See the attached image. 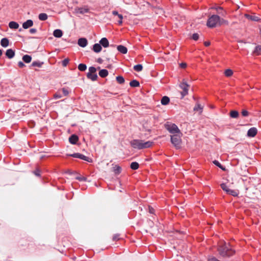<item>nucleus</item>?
<instances>
[{"label": "nucleus", "mask_w": 261, "mask_h": 261, "mask_svg": "<svg viewBox=\"0 0 261 261\" xmlns=\"http://www.w3.org/2000/svg\"><path fill=\"white\" fill-rule=\"evenodd\" d=\"M165 127L172 134L176 135L181 133L177 125L173 123H167L165 124Z\"/></svg>", "instance_id": "obj_5"}, {"label": "nucleus", "mask_w": 261, "mask_h": 261, "mask_svg": "<svg viewBox=\"0 0 261 261\" xmlns=\"http://www.w3.org/2000/svg\"><path fill=\"white\" fill-rule=\"evenodd\" d=\"M100 44L104 47H108L109 45L108 40L106 38H102L99 41Z\"/></svg>", "instance_id": "obj_13"}, {"label": "nucleus", "mask_w": 261, "mask_h": 261, "mask_svg": "<svg viewBox=\"0 0 261 261\" xmlns=\"http://www.w3.org/2000/svg\"><path fill=\"white\" fill-rule=\"evenodd\" d=\"M43 63L40 62H34L32 64V66L34 67H40L42 65Z\"/></svg>", "instance_id": "obj_36"}, {"label": "nucleus", "mask_w": 261, "mask_h": 261, "mask_svg": "<svg viewBox=\"0 0 261 261\" xmlns=\"http://www.w3.org/2000/svg\"><path fill=\"white\" fill-rule=\"evenodd\" d=\"M9 41L7 38H3L1 41V44L2 46L6 47L9 45Z\"/></svg>", "instance_id": "obj_22"}, {"label": "nucleus", "mask_w": 261, "mask_h": 261, "mask_svg": "<svg viewBox=\"0 0 261 261\" xmlns=\"http://www.w3.org/2000/svg\"><path fill=\"white\" fill-rule=\"evenodd\" d=\"M38 17L40 20H45L47 19L48 16L46 13H40Z\"/></svg>", "instance_id": "obj_28"}, {"label": "nucleus", "mask_w": 261, "mask_h": 261, "mask_svg": "<svg viewBox=\"0 0 261 261\" xmlns=\"http://www.w3.org/2000/svg\"><path fill=\"white\" fill-rule=\"evenodd\" d=\"M245 16L246 18H247L248 19L251 20H253V21H258L259 20V19L258 18V17L255 16H252V15H250L248 14H245Z\"/></svg>", "instance_id": "obj_26"}, {"label": "nucleus", "mask_w": 261, "mask_h": 261, "mask_svg": "<svg viewBox=\"0 0 261 261\" xmlns=\"http://www.w3.org/2000/svg\"><path fill=\"white\" fill-rule=\"evenodd\" d=\"M204 45L206 46H208L210 45V42H207V41H206L204 42Z\"/></svg>", "instance_id": "obj_53"}, {"label": "nucleus", "mask_w": 261, "mask_h": 261, "mask_svg": "<svg viewBox=\"0 0 261 261\" xmlns=\"http://www.w3.org/2000/svg\"><path fill=\"white\" fill-rule=\"evenodd\" d=\"M230 116L232 118H237L239 116V113L236 111H231L230 112Z\"/></svg>", "instance_id": "obj_33"}, {"label": "nucleus", "mask_w": 261, "mask_h": 261, "mask_svg": "<svg viewBox=\"0 0 261 261\" xmlns=\"http://www.w3.org/2000/svg\"><path fill=\"white\" fill-rule=\"evenodd\" d=\"M33 25V22L32 20H28L22 24V27L24 29H28Z\"/></svg>", "instance_id": "obj_10"}, {"label": "nucleus", "mask_w": 261, "mask_h": 261, "mask_svg": "<svg viewBox=\"0 0 261 261\" xmlns=\"http://www.w3.org/2000/svg\"><path fill=\"white\" fill-rule=\"evenodd\" d=\"M153 144L152 141L145 142L141 140H134L130 142L132 146L138 149L149 148L153 145Z\"/></svg>", "instance_id": "obj_2"}, {"label": "nucleus", "mask_w": 261, "mask_h": 261, "mask_svg": "<svg viewBox=\"0 0 261 261\" xmlns=\"http://www.w3.org/2000/svg\"><path fill=\"white\" fill-rule=\"evenodd\" d=\"M259 35H260V36L261 37V29H260V31H259Z\"/></svg>", "instance_id": "obj_57"}, {"label": "nucleus", "mask_w": 261, "mask_h": 261, "mask_svg": "<svg viewBox=\"0 0 261 261\" xmlns=\"http://www.w3.org/2000/svg\"><path fill=\"white\" fill-rule=\"evenodd\" d=\"M87 77L93 81H96L98 77L96 73H88Z\"/></svg>", "instance_id": "obj_20"}, {"label": "nucleus", "mask_w": 261, "mask_h": 261, "mask_svg": "<svg viewBox=\"0 0 261 261\" xmlns=\"http://www.w3.org/2000/svg\"><path fill=\"white\" fill-rule=\"evenodd\" d=\"M139 167V164L137 162H133L130 164V168L133 170H137Z\"/></svg>", "instance_id": "obj_32"}, {"label": "nucleus", "mask_w": 261, "mask_h": 261, "mask_svg": "<svg viewBox=\"0 0 261 261\" xmlns=\"http://www.w3.org/2000/svg\"><path fill=\"white\" fill-rule=\"evenodd\" d=\"M121 167L117 165H114L113 167V171L115 174H118L121 172Z\"/></svg>", "instance_id": "obj_25"}, {"label": "nucleus", "mask_w": 261, "mask_h": 261, "mask_svg": "<svg viewBox=\"0 0 261 261\" xmlns=\"http://www.w3.org/2000/svg\"><path fill=\"white\" fill-rule=\"evenodd\" d=\"M213 163L215 165H216L217 166L219 167L220 168L222 169L223 170H225V168L223 167V166L220 164V163L218 161L215 160L213 161Z\"/></svg>", "instance_id": "obj_38"}, {"label": "nucleus", "mask_w": 261, "mask_h": 261, "mask_svg": "<svg viewBox=\"0 0 261 261\" xmlns=\"http://www.w3.org/2000/svg\"><path fill=\"white\" fill-rule=\"evenodd\" d=\"M257 134V129L255 127H252L249 129L247 133V135L250 137H254Z\"/></svg>", "instance_id": "obj_9"}, {"label": "nucleus", "mask_w": 261, "mask_h": 261, "mask_svg": "<svg viewBox=\"0 0 261 261\" xmlns=\"http://www.w3.org/2000/svg\"><path fill=\"white\" fill-rule=\"evenodd\" d=\"M117 49L119 51L123 54H125L127 52V48L123 45H118L117 46Z\"/></svg>", "instance_id": "obj_17"}, {"label": "nucleus", "mask_w": 261, "mask_h": 261, "mask_svg": "<svg viewBox=\"0 0 261 261\" xmlns=\"http://www.w3.org/2000/svg\"><path fill=\"white\" fill-rule=\"evenodd\" d=\"M75 11L76 14H84L87 13L89 10L87 8H78Z\"/></svg>", "instance_id": "obj_11"}, {"label": "nucleus", "mask_w": 261, "mask_h": 261, "mask_svg": "<svg viewBox=\"0 0 261 261\" xmlns=\"http://www.w3.org/2000/svg\"><path fill=\"white\" fill-rule=\"evenodd\" d=\"M228 21L223 18H220L217 15H213L207 19L206 25L208 28H213L222 25H228Z\"/></svg>", "instance_id": "obj_1"}, {"label": "nucleus", "mask_w": 261, "mask_h": 261, "mask_svg": "<svg viewBox=\"0 0 261 261\" xmlns=\"http://www.w3.org/2000/svg\"><path fill=\"white\" fill-rule=\"evenodd\" d=\"M209 261H219L215 258H212L209 259Z\"/></svg>", "instance_id": "obj_54"}, {"label": "nucleus", "mask_w": 261, "mask_h": 261, "mask_svg": "<svg viewBox=\"0 0 261 261\" xmlns=\"http://www.w3.org/2000/svg\"><path fill=\"white\" fill-rule=\"evenodd\" d=\"M112 14L114 15H117L118 16L119 14L118 13L117 11H113L112 12Z\"/></svg>", "instance_id": "obj_50"}, {"label": "nucleus", "mask_w": 261, "mask_h": 261, "mask_svg": "<svg viewBox=\"0 0 261 261\" xmlns=\"http://www.w3.org/2000/svg\"><path fill=\"white\" fill-rule=\"evenodd\" d=\"M261 50V45H258L256 46L254 53H256L257 54H259V52Z\"/></svg>", "instance_id": "obj_42"}, {"label": "nucleus", "mask_w": 261, "mask_h": 261, "mask_svg": "<svg viewBox=\"0 0 261 261\" xmlns=\"http://www.w3.org/2000/svg\"><path fill=\"white\" fill-rule=\"evenodd\" d=\"M87 68V66L85 64H80L78 66V69L80 71H85Z\"/></svg>", "instance_id": "obj_34"}, {"label": "nucleus", "mask_w": 261, "mask_h": 261, "mask_svg": "<svg viewBox=\"0 0 261 261\" xmlns=\"http://www.w3.org/2000/svg\"><path fill=\"white\" fill-rule=\"evenodd\" d=\"M34 173L36 175L40 176V171L39 169H36Z\"/></svg>", "instance_id": "obj_48"}, {"label": "nucleus", "mask_w": 261, "mask_h": 261, "mask_svg": "<svg viewBox=\"0 0 261 261\" xmlns=\"http://www.w3.org/2000/svg\"><path fill=\"white\" fill-rule=\"evenodd\" d=\"M116 80L119 84H123L124 82V78L121 76H118L116 77Z\"/></svg>", "instance_id": "obj_37"}, {"label": "nucleus", "mask_w": 261, "mask_h": 261, "mask_svg": "<svg viewBox=\"0 0 261 261\" xmlns=\"http://www.w3.org/2000/svg\"><path fill=\"white\" fill-rule=\"evenodd\" d=\"M22 59L24 62L29 63L31 62L32 58L30 56L26 55L23 56Z\"/></svg>", "instance_id": "obj_27"}, {"label": "nucleus", "mask_w": 261, "mask_h": 261, "mask_svg": "<svg viewBox=\"0 0 261 261\" xmlns=\"http://www.w3.org/2000/svg\"><path fill=\"white\" fill-rule=\"evenodd\" d=\"M36 29H31L30 30V32L32 34H34L36 32Z\"/></svg>", "instance_id": "obj_49"}, {"label": "nucleus", "mask_w": 261, "mask_h": 261, "mask_svg": "<svg viewBox=\"0 0 261 261\" xmlns=\"http://www.w3.org/2000/svg\"><path fill=\"white\" fill-rule=\"evenodd\" d=\"M179 87L182 89V91L180 92V94L181 95V97L183 98L188 94L190 85L187 84V81L185 80H183L179 84Z\"/></svg>", "instance_id": "obj_7"}, {"label": "nucleus", "mask_w": 261, "mask_h": 261, "mask_svg": "<svg viewBox=\"0 0 261 261\" xmlns=\"http://www.w3.org/2000/svg\"><path fill=\"white\" fill-rule=\"evenodd\" d=\"M69 59L68 58H66L65 59H64L63 61H62V65L64 66V67H65L67 66V65L69 63Z\"/></svg>", "instance_id": "obj_40"}, {"label": "nucleus", "mask_w": 261, "mask_h": 261, "mask_svg": "<svg viewBox=\"0 0 261 261\" xmlns=\"http://www.w3.org/2000/svg\"><path fill=\"white\" fill-rule=\"evenodd\" d=\"M170 102V98L166 96H164L162 97L161 100V102L163 105H167Z\"/></svg>", "instance_id": "obj_18"}, {"label": "nucleus", "mask_w": 261, "mask_h": 261, "mask_svg": "<svg viewBox=\"0 0 261 261\" xmlns=\"http://www.w3.org/2000/svg\"><path fill=\"white\" fill-rule=\"evenodd\" d=\"M19 26V24L15 21H10L9 23V28L12 29H17Z\"/></svg>", "instance_id": "obj_16"}, {"label": "nucleus", "mask_w": 261, "mask_h": 261, "mask_svg": "<svg viewBox=\"0 0 261 261\" xmlns=\"http://www.w3.org/2000/svg\"><path fill=\"white\" fill-rule=\"evenodd\" d=\"M54 36L56 38H60L63 35V32L61 30H55L53 32Z\"/></svg>", "instance_id": "obj_15"}, {"label": "nucleus", "mask_w": 261, "mask_h": 261, "mask_svg": "<svg viewBox=\"0 0 261 261\" xmlns=\"http://www.w3.org/2000/svg\"><path fill=\"white\" fill-rule=\"evenodd\" d=\"M134 69L137 71H141L143 69V66L141 64H138L134 67Z\"/></svg>", "instance_id": "obj_35"}, {"label": "nucleus", "mask_w": 261, "mask_h": 261, "mask_svg": "<svg viewBox=\"0 0 261 261\" xmlns=\"http://www.w3.org/2000/svg\"><path fill=\"white\" fill-rule=\"evenodd\" d=\"M88 42L86 38H80L78 40V44L82 47H84L87 45Z\"/></svg>", "instance_id": "obj_12"}, {"label": "nucleus", "mask_w": 261, "mask_h": 261, "mask_svg": "<svg viewBox=\"0 0 261 261\" xmlns=\"http://www.w3.org/2000/svg\"><path fill=\"white\" fill-rule=\"evenodd\" d=\"M18 66L20 68H23L25 66V65L22 62L20 61L18 62Z\"/></svg>", "instance_id": "obj_47"}, {"label": "nucleus", "mask_w": 261, "mask_h": 261, "mask_svg": "<svg viewBox=\"0 0 261 261\" xmlns=\"http://www.w3.org/2000/svg\"><path fill=\"white\" fill-rule=\"evenodd\" d=\"M182 133L171 136V141L172 144L176 148H179L181 143V137Z\"/></svg>", "instance_id": "obj_3"}, {"label": "nucleus", "mask_w": 261, "mask_h": 261, "mask_svg": "<svg viewBox=\"0 0 261 261\" xmlns=\"http://www.w3.org/2000/svg\"><path fill=\"white\" fill-rule=\"evenodd\" d=\"M97 62L99 63H101L102 62V60L101 58H98L97 60Z\"/></svg>", "instance_id": "obj_52"}, {"label": "nucleus", "mask_w": 261, "mask_h": 261, "mask_svg": "<svg viewBox=\"0 0 261 261\" xmlns=\"http://www.w3.org/2000/svg\"><path fill=\"white\" fill-rule=\"evenodd\" d=\"M242 115L244 116H247L248 115V112L245 110L242 111Z\"/></svg>", "instance_id": "obj_44"}, {"label": "nucleus", "mask_w": 261, "mask_h": 261, "mask_svg": "<svg viewBox=\"0 0 261 261\" xmlns=\"http://www.w3.org/2000/svg\"><path fill=\"white\" fill-rule=\"evenodd\" d=\"M222 190L225 191L227 194H230L233 196H238L239 195V191L234 189H231L226 185L223 183L220 185Z\"/></svg>", "instance_id": "obj_6"}, {"label": "nucleus", "mask_w": 261, "mask_h": 261, "mask_svg": "<svg viewBox=\"0 0 261 261\" xmlns=\"http://www.w3.org/2000/svg\"><path fill=\"white\" fill-rule=\"evenodd\" d=\"M118 19H119L118 21V24L119 25H121L122 24V19H123V16L121 14H119L118 15Z\"/></svg>", "instance_id": "obj_41"}, {"label": "nucleus", "mask_w": 261, "mask_h": 261, "mask_svg": "<svg viewBox=\"0 0 261 261\" xmlns=\"http://www.w3.org/2000/svg\"><path fill=\"white\" fill-rule=\"evenodd\" d=\"M96 69L94 67H90L89 68L88 73H96Z\"/></svg>", "instance_id": "obj_39"}, {"label": "nucleus", "mask_w": 261, "mask_h": 261, "mask_svg": "<svg viewBox=\"0 0 261 261\" xmlns=\"http://www.w3.org/2000/svg\"><path fill=\"white\" fill-rule=\"evenodd\" d=\"M179 66L181 68H185L187 67V64L186 63H181L179 64Z\"/></svg>", "instance_id": "obj_45"}, {"label": "nucleus", "mask_w": 261, "mask_h": 261, "mask_svg": "<svg viewBox=\"0 0 261 261\" xmlns=\"http://www.w3.org/2000/svg\"><path fill=\"white\" fill-rule=\"evenodd\" d=\"M149 212H150L151 213H153V208H150V209H149Z\"/></svg>", "instance_id": "obj_55"}, {"label": "nucleus", "mask_w": 261, "mask_h": 261, "mask_svg": "<svg viewBox=\"0 0 261 261\" xmlns=\"http://www.w3.org/2000/svg\"><path fill=\"white\" fill-rule=\"evenodd\" d=\"M199 38V35L198 34L195 33L192 36V39L194 40H197Z\"/></svg>", "instance_id": "obj_43"}, {"label": "nucleus", "mask_w": 261, "mask_h": 261, "mask_svg": "<svg viewBox=\"0 0 261 261\" xmlns=\"http://www.w3.org/2000/svg\"><path fill=\"white\" fill-rule=\"evenodd\" d=\"M62 92L65 96H66L68 94V91H67V90L64 88L62 89Z\"/></svg>", "instance_id": "obj_46"}, {"label": "nucleus", "mask_w": 261, "mask_h": 261, "mask_svg": "<svg viewBox=\"0 0 261 261\" xmlns=\"http://www.w3.org/2000/svg\"><path fill=\"white\" fill-rule=\"evenodd\" d=\"M15 55L14 51L11 49H9L6 51V55L9 58H12L14 57Z\"/></svg>", "instance_id": "obj_21"}, {"label": "nucleus", "mask_w": 261, "mask_h": 261, "mask_svg": "<svg viewBox=\"0 0 261 261\" xmlns=\"http://www.w3.org/2000/svg\"><path fill=\"white\" fill-rule=\"evenodd\" d=\"M202 109H203V107L200 106V105H197L194 109V110L195 111H196V112H198L199 113H201L202 111Z\"/></svg>", "instance_id": "obj_30"}, {"label": "nucleus", "mask_w": 261, "mask_h": 261, "mask_svg": "<svg viewBox=\"0 0 261 261\" xmlns=\"http://www.w3.org/2000/svg\"><path fill=\"white\" fill-rule=\"evenodd\" d=\"M54 97L56 98H61L62 96L61 95H59L58 94H56L55 95H54Z\"/></svg>", "instance_id": "obj_51"}, {"label": "nucleus", "mask_w": 261, "mask_h": 261, "mask_svg": "<svg viewBox=\"0 0 261 261\" xmlns=\"http://www.w3.org/2000/svg\"><path fill=\"white\" fill-rule=\"evenodd\" d=\"M71 156L74 158H80L81 159L88 161L89 162H91L92 161L91 159L85 156L83 154H80V153H74V154H72Z\"/></svg>", "instance_id": "obj_8"}, {"label": "nucleus", "mask_w": 261, "mask_h": 261, "mask_svg": "<svg viewBox=\"0 0 261 261\" xmlns=\"http://www.w3.org/2000/svg\"><path fill=\"white\" fill-rule=\"evenodd\" d=\"M79 140L78 137L75 135H72L69 139V142L71 144H75Z\"/></svg>", "instance_id": "obj_19"}, {"label": "nucleus", "mask_w": 261, "mask_h": 261, "mask_svg": "<svg viewBox=\"0 0 261 261\" xmlns=\"http://www.w3.org/2000/svg\"><path fill=\"white\" fill-rule=\"evenodd\" d=\"M233 72L230 69H227L224 71V75L226 77H230L233 75Z\"/></svg>", "instance_id": "obj_24"}, {"label": "nucleus", "mask_w": 261, "mask_h": 261, "mask_svg": "<svg viewBox=\"0 0 261 261\" xmlns=\"http://www.w3.org/2000/svg\"><path fill=\"white\" fill-rule=\"evenodd\" d=\"M129 85L131 87H137L139 86L140 84L137 80H133L130 82Z\"/></svg>", "instance_id": "obj_29"}, {"label": "nucleus", "mask_w": 261, "mask_h": 261, "mask_svg": "<svg viewBox=\"0 0 261 261\" xmlns=\"http://www.w3.org/2000/svg\"><path fill=\"white\" fill-rule=\"evenodd\" d=\"M216 9L217 10V12L219 14L224 16L226 14V12L225 11H223L221 7L217 8H216Z\"/></svg>", "instance_id": "obj_31"}, {"label": "nucleus", "mask_w": 261, "mask_h": 261, "mask_svg": "<svg viewBox=\"0 0 261 261\" xmlns=\"http://www.w3.org/2000/svg\"><path fill=\"white\" fill-rule=\"evenodd\" d=\"M102 47L100 44L96 43L93 46V50L95 53H99L101 50Z\"/></svg>", "instance_id": "obj_14"}, {"label": "nucleus", "mask_w": 261, "mask_h": 261, "mask_svg": "<svg viewBox=\"0 0 261 261\" xmlns=\"http://www.w3.org/2000/svg\"><path fill=\"white\" fill-rule=\"evenodd\" d=\"M99 75L101 77H105L108 75V71L106 69H101L99 72Z\"/></svg>", "instance_id": "obj_23"}, {"label": "nucleus", "mask_w": 261, "mask_h": 261, "mask_svg": "<svg viewBox=\"0 0 261 261\" xmlns=\"http://www.w3.org/2000/svg\"><path fill=\"white\" fill-rule=\"evenodd\" d=\"M2 51L0 49V56L2 55Z\"/></svg>", "instance_id": "obj_56"}, {"label": "nucleus", "mask_w": 261, "mask_h": 261, "mask_svg": "<svg viewBox=\"0 0 261 261\" xmlns=\"http://www.w3.org/2000/svg\"><path fill=\"white\" fill-rule=\"evenodd\" d=\"M219 251L223 256H229L234 254V251L231 249H229L225 244L224 246H221L219 248Z\"/></svg>", "instance_id": "obj_4"}]
</instances>
